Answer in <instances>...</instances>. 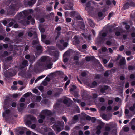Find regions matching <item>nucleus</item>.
<instances>
[{"label":"nucleus","mask_w":135,"mask_h":135,"mask_svg":"<svg viewBox=\"0 0 135 135\" xmlns=\"http://www.w3.org/2000/svg\"><path fill=\"white\" fill-rule=\"evenodd\" d=\"M106 4L108 5H110L111 4V1L110 0H107L106 1Z\"/></svg>","instance_id":"nucleus-45"},{"label":"nucleus","mask_w":135,"mask_h":135,"mask_svg":"<svg viewBox=\"0 0 135 135\" xmlns=\"http://www.w3.org/2000/svg\"><path fill=\"white\" fill-rule=\"evenodd\" d=\"M58 124H54L52 128L55 130H56L58 133L59 132L62 130L64 128V123L63 122H59Z\"/></svg>","instance_id":"nucleus-4"},{"label":"nucleus","mask_w":135,"mask_h":135,"mask_svg":"<svg viewBox=\"0 0 135 135\" xmlns=\"http://www.w3.org/2000/svg\"><path fill=\"white\" fill-rule=\"evenodd\" d=\"M36 19L37 20H39L41 23L43 22L44 21V18H40L39 17H37Z\"/></svg>","instance_id":"nucleus-40"},{"label":"nucleus","mask_w":135,"mask_h":135,"mask_svg":"<svg viewBox=\"0 0 135 135\" xmlns=\"http://www.w3.org/2000/svg\"><path fill=\"white\" fill-rule=\"evenodd\" d=\"M33 12V11L32 9L25 10L20 12L17 15L18 18V19H23V20L20 21V22L23 25H25L29 24L30 22L28 20H29L32 22V24H34L35 20L32 18L31 16H29L27 19L26 18L28 15L32 14Z\"/></svg>","instance_id":"nucleus-2"},{"label":"nucleus","mask_w":135,"mask_h":135,"mask_svg":"<svg viewBox=\"0 0 135 135\" xmlns=\"http://www.w3.org/2000/svg\"><path fill=\"white\" fill-rule=\"evenodd\" d=\"M36 0H30V1L28 2L27 3H25V4L31 6L34 4L36 2Z\"/></svg>","instance_id":"nucleus-19"},{"label":"nucleus","mask_w":135,"mask_h":135,"mask_svg":"<svg viewBox=\"0 0 135 135\" xmlns=\"http://www.w3.org/2000/svg\"><path fill=\"white\" fill-rule=\"evenodd\" d=\"M110 72V71L109 70L106 71L104 73V75L105 77H108L109 76V73Z\"/></svg>","instance_id":"nucleus-36"},{"label":"nucleus","mask_w":135,"mask_h":135,"mask_svg":"<svg viewBox=\"0 0 135 135\" xmlns=\"http://www.w3.org/2000/svg\"><path fill=\"white\" fill-rule=\"evenodd\" d=\"M91 2H89L88 3L86 4V6L85 8V9L87 10L88 12H89V11L91 10L92 8L90 6Z\"/></svg>","instance_id":"nucleus-13"},{"label":"nucleus","mask_w":135,"mask_h":135,"mask_svg":"<svg viewBox=\"0 0 135 135\" xmlns=\"http://www.w3.org/2000/svg\"><path fill=\"white\" fill-rule=\"evenodd\" d=\"M106 44L107 45H111L112 42L110 41H107Z\"/></svg>","instance_id":"nucleus-64"},{"label":"nucleus","mask_w":135,"mask_h":135,"mask_svg":"<svg viewBox=\"0 0 135 135\" xmlns=\"http://www.w3.org/2000/svg\"><path fill=\"white\" fill-rule=\"evenodd\" d=\"M15 21L13 19H11L10 22H9V24H8V26L11 27L13 25L14 23H15Z\"/></svg>","instance_id":"nucleus-28"},{"label":"nucleus","mask_w":135,"mask_h":135,"mask_svg":"<svg viewBox=\"0 0 135 135\" xmlns=\"http://www.w3.org/2000/svg\"><path fill=\"white\" fill-rule=\"evenodd\" d=\"M77 37L75 36L74 37V40L73 41V43L74 45H76L79 44V41L77 39Z\"/></svg>","instance_id":"nucleus-21"},{"label":"nucleus","mask_w":135,"mask_h":135,"mask_svg":"<svg viewBox=\"0 0 135 135\" xmlns=\"http://www.w3.org/2000/svg\"><path fill=\"white\" fill-rule=\"evenodd\" d=\"M124 49V46L123 45H121L119 48V50L120 51H122Z\"/></svg>","instance_id":"nucleus-58"},{"label":"nucleus","mask_w":135,"mask_h":135,"mask_svg":"<svg viewBox=\"0 0 135 135\" xmlns=\"http://www.w3.org/2000/svg\"><path fill=\"white\" fill-rule=\"evenodd\" d=\"M104 66L107 68H110L113 67V64L112 62H110L109 63L108 65H104Z\"/></svg>","instance_id":"nucleus-27"},{"label":"nucleus","mask_w":135,"mask_h":135,"mask_svg":"<svg viewBox=\"0 0 135 135\" xmlns=\"http://www.w3.org/2000/svg\"><path fill=\"white\" fill-rule=\"evenodd\" d=\"M126 64L125 59L124 57H123L120 60L119 62V64L120 65H123Z\"/></svg>","instance_id":"nucleus-16"},{"label":"nucleus","mask_w":135,"mask_h":135,"mask_svg":"<svg viewBox=\"0 0 135 135\" xmlns=\"http://www.w3.org/2000/svg\"><path fill=\"white\" fill-rule=\"evenodd\" d=\"M87 75L86 73L85 72H83L81 73L82 76H85Z\"/></svg>","instance_id":"nucleus-61"},{"label":"nucleus","mask_w":135,"mask_h":135,"mask_svg":"<svg viewBox=\"0 0 135 135\" xmlns=\"http://www.w3.org/2000/svg\"><path fill=\"white\" fill-rule=\"evenodd\" d=\"M69 54V51H67L64 54L63 56V61L64 62H67L68 60V59L66 57Z\"/></svg>","instance_id":"nucleus-10"},{"label":"nucleus","mask_w":135,"mask_h":135,"mask_svg":"<svg viewBox=\"0 0 135 135\" xmlns=\"http://www.w3.org/2000/svg\"><path fill=\"white\" fill-rule=\"evenodd\" d=\"M76 88V86L74 85H72L71 87L70 88V91H72L74 90V89H75Z\"/></svg>","instance_id":"nucleus-38"},{"label":"nucleus","mask_w":135,"mask_h":135,"mask_svg":"<svg viewBox=\"0 0 135 135\" xmlns=\"http://www.w3.org/2000/svg\"><path fill=\"white\" fill-rule=\"evenodd\" d=\"M28 119H30L31 120H35L36 118L33 116L31 115H28L27 116Z\"/></svg>","instance_id":"nucleus-23"},{"label":"nucleus","mask_w":135,"mask_h":135,"mask_svg":"<svg viewBox=\"0 0 135 135\" xmlns=\"http://www.w3.org/2000/svg\"><path fill=\"white\" fill-rule=\"evenodd\" d=\"M46 37V36L44 34H42L41 36L42 41L44 42H45L46 44H50V42L49 41L45 40Z\"/></svg>","instance_id":"nucleus-11"},{"label":"nucleus","mask_w":135,"mask_h":135,"mask_svg":"<svg viewBox=\"0 0 135 135\" xmlns=\"http://www.w3.org/2000/svg\"><path fill=\"white\" fill-rule=\"evenodd\" d=\"M56 30L57 31H58L57 32V36H56L55 38V39H57L59 37V36L60 35V32L59 31L61 30V28L60 27V26H58L56 28Z\"/></svg>","instance_id":"nucleus-20"},{"label":"nucleus","mask_w":135,"mask_h":135,"mask_svg":"<svg viewBox=\"0 0 135 135\" xmlns=\"http://www.w3.org/2000/svg\"><path fill=\"white\" fill-rule=\"evenodd\" d=\"M129 4L130 6H131L133 7H135V3H134L133 2H130Z\"/></svg>","instance_id":"nucleus-50"},{"label":"nucleus","mask_w":135,"mask_h":135,"mask_svg":"<svg viewBox=\"0 0 135 135\" xmlns=\"http://www.w3.org/2000/svg\"><path fill=\"white\" fill-rule=\"evenodd\" d=\"M102 118L106 120H108L111 119V117H108L106 114H103L102 115Z\"/></svg>","instance_id":"nucleus-15"},{"label":"nucleus","mask_w":135,"mask_h":135,"mask_svg":"<svg viewBox=\"0 0 135 135\" xmlns=\"http://www.w3.org/2000/svg\"><path fill=\"white\" fill-rule=\"evenodd\" d=\"M96 42L97 43H100L101 42V34L100 32H99V35L97 38Z\"/></svg>","instance_id":"nucleus-14"},{"label":"nucleus","mask_w":135,"mask_h":135,"mask_svg":"<svg viewBox=\"0 0 135 135\" xmlns=\"http://www.w3.org/2000/svg\"><path fill=\"white\" fill-rule=\"evenodd\" d=\"M82 35L84 37L88 40H90L91 39V35H88L87 34H84L83 33Z\"/></svg>","instance_id":"nucleus-18"},{"label":"nucleus","mask_w":135,"mask_h":135,"mask_svg":"<svg viewBox=\"0 0 135 135\" xmlns=\"http://www.w3.org/2000/svg\"><path fill=\"white\" fill-rule=\"evenodd\" d=\"M103 62L105 65H106V64L108 62V61L106 59H104L103 60Z\"/></svg>","instance_id":"nucleus-60"},{"label":"nucleus","mask_w":135,"mask_h":135,"mask_svg":"<svg viewBox=\"0 0 135 135\" xmlns=\"http://www.w3.org/2000/svg\"><path fill=\"white\" fill-rule=\"evenodd\" d=\"M112 109V107L110 106H108L107 109V110L108 111H110Z\"/></svg>","instance_id":"nucleus-44"},{"label":"nucleus","mask_w":135,"mask_h":135,"mask_svg":"<svg viewBox=\"0 0 135 135\" xmlns=\"http://www.w3.org/2000/svg\"><path fill=\"white\" fill-rule=\"evenodd\" d=\"M36 37V40H33L32 42V44L33 45H35L38 43V38L36 36H35Z\"/></svg>","instance_id":"nucleus-31"},{"label":"nucleus","mask_w":135,"mask_h":135,"mask_svg":"<svg viewBox=\"0 0 135 135\" xmlns=\"http://www.w3.org/2000/svg\"><path fill=\"white\" fill-rule=\"evenodd\" d=\"M36 49L37 51L38 52V53L36 52L35 53L36 56H37V55H38L40 54L42 51V47L40 45H37L36 46Z\"/></svg>","instance_id":"nucleus-9"},{"label":"nucleus","mask_w":135,"mask_h":135,"mask_svg":"<svg viewBox=\"0 0 135 135\" xmlns=\"http://www.w3.org/2000/svg\"><path fill=\"white\" fill-rule=\"evenodd\" d=\"M108 88V86H104L103 88H102V93H104L105 90Z\"/></svg>","instance_id":"nucleus-30"},{"label":"nucleus","mask_w":135,"mask_h":135,"mask_svg":"<svg viewBox=\"0 0 135 135\" xmlns=\"http://www.w3.org/2000/svg\"><path fill=\"white\" fill-rule=\"evenodd\" d=\"M11 89L12 90H16L17 89V86H15L13 85L11 86Z\"/></svg>","instance_id":"nucleus-52"},{"label":"nucleus","mask_w":135,"mask_h":135,"mask_svg":"<svg viewBox=\"0 0 135 135\" xmlns=\"http://www.w3.org/2000/svg\"><path fill=\"white\" fill-rule=\"evenodd\" d=\"M6 105L5 104L4 106V109L5 110V112L3 113V117H4L5 118H6V117L8 115V114L10 112L9 110L8 109L7 110L6 108Z\"/></svg>","instance_id":"nucleus-7"},{"label":"nucleus","mask_w":135,"mask_h":135,"mask_svg":"<svg viewBox=\"0 0 135 135\" xmlns=\"http://www.w3.org/2000/svg\"><path fill=\"white\" fill-rule=\"evenodd\" d=\"M124 130L125 131L127 132L129 130V128L127 127H124Z\"/></svg>","instance_id":"nucleus-56"},{"label":"nucleus","mask_w":135,"mask_h":135,"mask_svg":"<svg viewBox=\"0 0 135 135\" xmlns=\"http://www.w3.org/2000/svg\"><path fill=\"white\" fill-rule=\"evenodd\" d=\"M107 50V49L106 47H102V51L105 52Z\"/></svg>","instance_id":"nucleus-46"},{"label":"nucleus","mask_w":135,"mask_h":135,"mask_svg":"<svg viewBox=\"0 0 135 135\" xmlns=\"http://www.w3.org/2000/svg\"><path fill=\"white\" fill-rule=\"evenodd\" d=\"M10 19H7L6 20H4L3 21L2 23H3L4 25L5 26H7L6 25L7 24L9 23V22H10Z\"/></svg>","instance_id":"nucleus-24"},{"label":"nucleus","mask_w":135,"mask_h":135,"mask_svg":"<svg viewBox=\"0 0 135 135\" xmlns=\"http://www.w3.org/2000/svg\"><path fill=\"white\" fill-rule=\"evenodd\" d=\"M98 17H99V18H98V20L99 21L101 20V11L99 12L98 13Z\"/></svg>","instance_id":"nucleus-35"},{"label":"nucleus","mask_w":135,"mask_h":135,"mask_svg":"<svg viewBox=\"0 0 135 135\" xmlns=\"http://www.w3.org/2000/svg\"><path fill=\"white\" fill-rule=\"evenodd\" d=\"M129 110L132 111H135V104H134L133 106L130 107L129 108Z\"/></svg>","instance_id":"nucleus-32"},{"label":"nucleus","mask_w":135,"mask_h":135,"mask_svg":"<svg viewBox=\"0 0 135 135\" xmlns=\"http://www.w3.org/2000/svg\"><path fill=\"white\" fill-rule=\"evenodd\" d=\"M59 104L58 103H56L54 106V108L55 109H56L57 108H58Z\"/></svg>","instance_id":"nucleus-47"},{"label":"nucleus","mask_w":135,"mask_h":135,"mask_svg":"<svg viewBox=\"0 0 135 135\" xmlns=\"http://www.w3.org/2000/svg\"><path fill=\"white\" fill-rule=\"evenodd\" d=\"M31 94L32 93L31 92H28L25 94L23 96L25 97H26Z\"/></svg>","instance_id":"nucleus-37"},{"label":"nucleus","mask_w":135,"mask_h":135,"mask_svg":"<svg viewBox=\"0 0 135 135\" xmlns=\"http://www.w3.org/2000/svg\"><path fill=\"white\" fill-rule=\"evenodd\" d=\"M79 117V116L78 117V116L77 115L74 116V117L73 122L72 123H76Z\"/></svg>","instance_id":"nucleus-25"},{"label":"nucleus","mask_w":135,"mask_h":135,"mask_svg":"<svg viewBox=\"0 0 135 135\" xmlns=\"http://www.w3.org/2000/svg\"><path fill=\"white\" fill-rule=\"evenodd\" d=\"M52 113L49 110H42L39 115V117L40 118L38 120L39 123H42L43 120L44 119L45 117L47 116V118L49 119H50L51 121L52 122L54 123L55 121V119L52 117L49 118L52 116Z\"/></svg>","instance_id":"nucleus-3"},{"label":"nucleus","mask_w":135,"mask_h":135,"mask_svg":"<svg viewBox=\"0 0 135 135\" xmlns=\"http://www.w3.org/2000/svg\"><path fill=\"white\" fill-rule=\"evenodd\" d=\"M101 126H98L97 127V131L96 133L99 134L100 133L101 130Z\"/></svg>","instance_id":"nucleus-22"},{"label":"nucleus","mask_w":135,"mask_h":135,"mask_svg":"<svg viewBox=\"0 0 135 135\" xmlns=\"http://www.w3.org/2000/svg\"><path fill=\"white\" fill-rule=\"evenodd\" d=\"M105 129L106 131H109L110 130V128L108 126L105 127Z\"/></svg>","instance_id":"nucleus-48"},{"label":"nucleus","mask_w":135,"mask_h":135,"mask_svg":"<svg viewBox=\"0 0 135 135\" xmlns=\"http://www.w3.org/2000/svg\"><path fill=\"white\" fill-rule=\"evenodd\" d=\"M92 57L91 56H87L86 57V60L87 61H89L92 58Z\"/></svg>","instance_id":"nucleus-42"},{"label":"nucleus","mask_w":135,"mask_h":135,"mask_svg":"<svg viewBox=\"0 0 135 135\" xmlns=\"http://www.w3.org/2000/svg\"><path fill=\"white\" fill-rule=\"evenodd\" d=\"M88 20L89 23L91 26L93 27L94 26V24L93 21L90 18L88 19Z\"/></svg>","instance_id":"nucleus-17"},{"label":"nucleus","mask_w":135,"mask_h":135,"mask_svg":"<svg viewBox=\"0 0 135 135\" xmlns=\"http://www.w3.org/2000/svg\"><path fill=\"white\" fill-rule=\"evenodd\" d=\"M35 105V104L33 103H31L28 106V107L30 108H33L34 107Z\"/></svg>","instance_id":"nucleus-54"},{"label":"nucleus","mask_w":135,"mask_h":135,"mask_svg":"<svg viewBox=\"0 0 135 135\" xmlns=\"http://www.w3.org/2000/svg\"><path fill=\"white\" fill-rule=\"evenodd\" d=\"M41 99V97L40 96H37L36 97V100L37 102H39Z\"/></svg>","instance_id":"nucleus-39"},{"label":"nucleus","mask_w":135,"mask_h":135,"mask_svg":"<svg viewBox=\"0 0 135 135\" xmlns=\"http://www.w3.org/2000/svg\"><path fill=\"white\" fill-rule=\"evenodd\" d=\"M25 57L26 59H28L31 62H32L34 60L35 57L34 56L33 57H31L29 55H26Z\"/></svg>","instance_id":"nucleus-12"},{"label":"nucleus","mask_w":135,"mask_h":135,"mask_svg":"<svg viewBox=\"0 0 135 135\" xmlns=\"http://www.w3.org/2000/svg\"><path fill=\"white\" fill-rule=\"evenodd\" d=\"M128 68L129 70H133L135 69V66H128Z\"/></svg>","instance_id":"nucleus-43"},{"label":"nucleus","mask_w":135,"mask_h":135,"mask_svg":"<svg viewBox=\"0 0 135 135\" xmlns=\"http://www.w3.org/2000/svg\"><path fill=\"white\" fill-rule=\"evenodd\" d=\"M28 65V63L27 61L25 60H23L22 62L21 65L20 66V70H22V69L27 66Z\"/></svg>","instance_id":"nucleus-8"},{"label":"nucleus","mask_w":135,"mask_h":135,"mask_svg":"<svg viewBox=\"0 0 135 135\" xmlns=\"http://www.w3.org/2000/svg\"><path fill=\"white\" fill-rule=\"evenodd\" d=\"M81 115L82 116H83L84 117H86L87 120H89L91 119V118L90 117L88 116H86V114L84 113H81Z\"/></svg>","instance_id":"nucleus-26"},{"label":"nucleus","mask_w":135,"mask_h":135,"mask_svg":"<svg viewBox=\"0 0 135 135\" xmlns=\"http://www.w3.org/2000/svg\"><path fill=\"white\" fill-rule=\"evenodd\" d=\"M47 52L51 55H53L54 58H50L48 56L42 57L40 60V63L38 64L39 66H41L46 70L52 68V62H54L58 59L59 55L58 51L54 52V47H47Z\"/></svg>","instance_id":"nucleus-1"},{"label":"nucleus","mask_w":135,"mask_h":135,"mask_svg":"<svg viewBox=\"0 0 135 135\" xmlns=\"http://www.w3.org/2000/svg\"><path fill=\"white\" fill-rule=\"evenodd\" d=\"M39 28L41 32H45V29L42 27L40 25H39Z\"/></svg>","instance_id":"nucleus-34"},{"label":"nucleus","mask_w":135,"mask_h":135,"mask_svg":"<svg viewBox=\"0 0 135 135\" xmlns=\"http://www.w3.org/2000/svg\"><path fill=\"white\" fill-rule=\"evenodd\" d=\"M38 89L41 91H42L43 89V86H39Z\"/></svg>","instance_id":"nucleus-63"},{"label":"nucleus","mask_w":135,"mask_h":135,"mask_svg":"<svg viewBox=\"0 0 135 135\" xmlns=\"http://www.w3.org/2000/svg\"><path fill=\"white\" fill-rule=\"evenodd\" d=\"M69 99L67 97H65L63 100V103L65 104L67 103L69 100Z\"/></svg>","instance_id":"nucleus-33"},{"label":"nucleus","mask_w":135,"mask_h":135,"mask_svg":"<svg viewBox=\"0 0 135 135\" xmlns=\"http://www.w3.org/2000/svg\"><path fill=\"white\" fill-rule=\"evenodd\" d=\"M18 94L16 93L13 94L12 96L13 97L15 98H17L18 97Z\"/></svg>","instance_id":"nucleus-53"},{"label":"nucleus","mask_w":135,"mask_h":135,"mask_svg":"<svg viewBox=\"0 0 135 135\" xmlns=\"http://www.w3.org/2000/svg\"><path fill=\"white\" fill-rule=\"evenodd\" d=\"M25 124L26 125H29L31 124V122L30 121H27L25 122Z\"/></svg>","instance_id":"nucleus-49"},{"label":"nucleus","mask_w":135,"mask_h":135,"mask_svg":"<svg viewBox=\"0 0 135 135\" xmlns=\"http://www.w3.org/2000/svg\"><path fill=\"white\" fill-rule=\"evenodd\" d=\"M19 8V5L18 4H12L9 7L7 10V13L8 14H11V13L15 10H17Z\"/></svg>","instance_id":"nucleus-6"},{"label":"nucleus","mask_w":135,"mask_h":135,"mask_svg":"<svg viewBox=\"0 0 135 135\" xmlns=\"http://www.w3.org/2000/svg\"><path fill=\"white\" fill-rule=\"evenodd\" d=\"M82 97L83 99L84 100H86L87 99L85 98V97L87 96V95L86 94H82Z\"/></svg>","instance_id":"nucleus-51"},{"label":"nucleus","mask_w":135,"mask_h":135,"mask_svg":"<svg viewBox=\"0 0 135 135\" xmlns=\"http://www.w3.org/2000/svg\"><path fill=\"white\" fill-rule=\"evenodd\" d=\"M42 84L44 85H46L47 84V82L45 80L43 81L42 83Z\"/></svg>","instance_id":"nucleus-62"},{"label":"nucleus","mask_w":135,"mask_h":135,"mask_svg":"<svg viewBox=\"0 0 135 135\" xmlns=\"http://www.w3.org/2000/svg\"><path fill=\"white\" fill-rule=\"evenodd\" d=\"M60 42V44H59L57 43L56 45L60 50H63L65 47H67L68 45V43L66 42H65L63 40H61Z\"/></svg>","instance_id":"nucleus-5"},{"label":"nucleus","mask_w":135,"mask_h":135,"mask_svg":"<svg viewBox=\"0 0 135 135\" xmlns=\"http://www.w3.org/2000/svg\"><path fill=\"white\" fill-rule=\"evenodd\" d=\"M52 7L51 6H47L46 7V9L47 11H51L52 9Z\"/></svg>","instance_id":"nucleus-41"},{"label":"nucleus","mask_w":135,"mask_h":135,"mask_svg":"<svg viewBox=\"0 0 135 135\" xmlns=\"http://www.w3.org/2000/svg\"><path fill=\"white\" fill-rule=\"evenodd\" d=\"M63 135H68V134L65 131L62 132L61 133Z\"/></svg>","instance_id":"nucleus-57"},{"label":"nucleus","mask_w":135,"mask_h":135,"mask_svg":"<svg viewBox=\"0 0 135 135\" xmlns=\"http://www.w3.org/2000/svg\"><path fill=\"white\" fill-rule=\"evenodd\" d=\"M130 6V5L129 3H127L124 5L123 7V9L124 10H125L127 9Z\"/></svg>","instance_id":"nucleus-29"},{"label":"nucleus","mask_w":135,"mask_h":135,"mask_svg":"<svg viewBox=\"0 0 135 135\" xmlns=\"http://www.w3.org/2000/svg\"><path fill=\"white\" fill-rule=\"evenodd\" d=\"M59 4V2H56L55 5L54 6V8L55 9H56V8L57 6V5H58Z\"/></svg>","instance_id":"nucleus-55"},{"label":"nucleus","mask_w":135,"mask_h":135,"mask_svg":"<svg viewBox=\"0 0 135 135\" xmlns=\"http://www.w3.org/2000/svg\"><path fill=\"white\" fill-rule=\"evenodd\" d=\"M66 21L68 22H70L71 21V18H67L66 19Z\"/></svg>","instance_id":"nucleus-59"}]
</instances>
